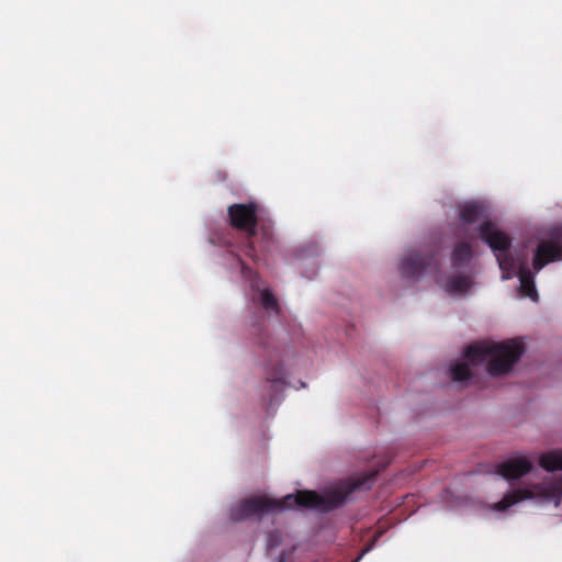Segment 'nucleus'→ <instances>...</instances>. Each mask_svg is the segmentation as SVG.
Wrapping results in <instances>:
<instances>
[{
	"instance_id": "f03ea898",
	"label": "nucleus",
	"mask_w": 562,
	"mask_h": 562,
	"mask_svg": "<svg viewBox=\"0 0 562 562\" xmlns=\"http://www.w3.org/2000/svg\"><path fill=\"white\" fill-rule=\"evenodd\" d=\"M480 238L486 243L496 256L503 279L518 276L520 292L537 301L538 293L535 285V276L525 258L515 257L512 251V239L499 231L492 222H483L479 228Z\"/></svg>"
},
{
	"instance_id": "ddd939ff",
	"label": "nucleus",
	"mask_w": 562,
	"mask_h": 562,
	"mask_svg": "<svg viewBox=\"0 0 562 562\" xmlns=\"http://www.w3.org/2000/svg\"><path fill=\"white\" fill-rule=\"evenodd\" d=\"M451 378L454 381L463 382L471 378V371L469 368V363L467 362H457L451 366L450 369Z\"/></svg>"
},
{
	"instance_id": "6ab92c4d",
	"label": "nucleus",
	"mask_w": 562,
	"mask_h": 562,
	"mask_svg": "<svg viewBox=\"0 0 562 562\" xmlns=\"http://www.w3.org/2000/svg\"><path fill=\"white\" fill-rule=\"evenodd\" d=\"M278 562H285V557L281 555Z\"/></svg>"
},
{
	"instance_id": "2eb2a0df",
	"label": "nucleus",
	"mask_w": 562,
	"mask_h": 562,
	"mask_svg": "<svg viewBox=\"0 0 562 562\" xmlns=\"http://www.w3.org/2000/svg\"><path fill=\"white\" fill-rule=\"evenodd\" d=\"M267 380L272 382V386L281 385L283 384V369L281 366H279L274 373H267Z\"/></svg>"
},
{
	"instance_id": "9b49d317",
	"label": "nucleus",
	"mask_w": 562,
	"mask_h": 562,
	"mask_svg": "<svg viewBox=\"0 0 562 562\" xmlns=\"http://www.w3.org/2000/svg\"><path fill=\"white\" fill-rule=\"evenodd\" d=\"M539 464L548 472L562 470V450L547 452L540 456Z\"/></svg>"
},
{
	"instance_id": "f3484780",
	"label": "nucleus",
	"mask_w": 562,
	"mask_h": 562,
	"mask_svg": "<svg viewBox=\"0 0 562 562\" xmlns=\"http://www.w3.org/2000/svg\"><path fill=\"white\" fill-rule=\"evenodd\" d=\"M281 543V533L277 530L270 531L267 535V548L269 550L278 547Z\"/></svg>"
},
{
	"instance_id": "423d86ee",
	"label": "nucleus",
	"mask_w": 562,
	"mask_h": 562,
	"mask_svg": "<svg viewBox=\"0 0 562 562\" xmlns=\"http://www.w3.org/2000/svg\"><path fill=\"white\" fill-rule=\"evenodd\" d=\"M562 260V225L548 229L546 238L540 240L532 258V269L539 272L548 263Z\"/></svg>"
},
{
	"instance_id": "1a4fd4ad",
	"label": "nucleus",
	"mask_w": 562,
	"mask_h": 562,
	"mask_svg": "<svg viewBox=\"0 0 562 562\" xmlns=\"http://www.w3.org/2000/svg\"><path fill=\"white\" fill-rule=\"evenodd\" d=\"M473 281L467 276H453L446 280L441 286L450 294H464L472 286Z\"/></svg>"
},
{
	"instance_id": "0eeeda50",
	"label": "nucleus",
	"mask_w": 562,
	"mask_h": 562,
	"mask_svg": "<svg viewBox=\"0 0 562 562\" xmlns=\"http://www.w3.org/2000/svg\"><path fill=\"white\" fill-rule=\"evenodd\" d=\"M532 469L531 462L526 457L509 459L497 465V473L507 480H515L529 473Z\"/></svg>"
},
{
	"instance_id": "a211bd4d",
	"label": "nucleus",
	"mask_w": 562,
	"mask_h": 562,
	"mask_svg": "<svg viewBox=\"0 0 562 562\" xmlns=\"http://www.w3.org/2000/svg\"><path fill=\"white\" fill-rule=\"evenodd\" d=\"M243 273H244V276H245L246 278H249V279H251V278L254 277L255 279H254V280H251V282H252V283H251V285H252V288L258 286V284H257V279H258V278H257V273H256L255 271H252L250 268L245 267V266L243 265Z\"/></svg>"
},
{
	"instance_id": "7ed1b4c3",
	"label": "nucleus",
	"mask_w": 562,
	"mask_h": 562,
	"mask_svg": "<svg viewBox=\"0 0 562 562\" xmlns=\"http://www.w3.org/2000/svg\"><path fill=\"white\" fill-rule=\"evenodd\" d=\"M229 225L244 236L245 254L255 262H259L270 251L274 239L271 231L265 226L258 228V204L235 203L227 209Z\"/></svg>"
},
{
	"instance_id": "dca6fc26",
	"label": "nucleus",
	"mask_w": 562,
	"mask_h": 562,
	"mask_svg": "<svg viewBox=\"0 0 562 562\" xmlns=\"http://www.w3.org/2000/svg\"><path fill=\"white\" fill-rule=\"evenodd\" d=\"M255 331H256V335H257V338H256V342L263 347L265 349H268L269 348V344L267 341L268 339V335L265 330V328L262 326H255Z\"/></svg>"
},
{
	"instance_id": "6e6552de",
	"label": "nucleus",
	"mask_w": 562,
	"mask_h": 562,
	"mask_svg": "<svg viewBox=\"0 0 562 562\" xmlns=\"http://www.w3.org/2000/svg\"><path fill=\"white\" fill-rule=\"evenodd\" d=\"M535 496L533 492L528 488H519L514 490L507 493L499 502L494 504V509L497 512H503L512 507L513 505L524 501L529 499Z\"/></svg>"
},
{
	"instance_id": "9d476101",
	"label": "nucleus",
	"mask_w": 562,
	"mask_h": 562,
	"mask_svg": "<svg viewBox=\"0 0 562 562\" xmlns=\"http://www.w3.org/2000/svg\"><path fill=\"white\" fill-rule=\"evenodd\" d=\"M473 257L472 247L465 241L458 243L451 254V265L454 269L467 266Z\"/></svg>"
},
{
	"instance_id": "20e7f679",
	"label": "nucleus",
	"mask_w": 562,
	"mask_h": 562,
	"mask_svg": "<svg viewBox=\"0 0 562 562\" xmlns=\"http://www.w3.org/2000/svg\"><path fill=\"white\" fill-rule=\"evenodd\" d=\"M524 353V346L515 340L498 344L479 342L465 349L464 358L473 367L485 364L488 374L508 373Z\"/></svg>"
},
{
	"instance_id": "4468645a",
	"label": "nucleus",
	"mask_w": 562,
	"mask_h": 562,
	"mask_svg": "<svg viewBox=\"0 0 562 562\" xmlns=\"http://www.w3.org/2000/svg\"><path fill=\"white\" fill-rule=\"evenodd\" d=\"M261 295V304L265 310L272 311L276 314L280 313V305L277 297L268 290L265 289L260 292Z\"/></svg>"
},
{
	"instance_id": "f257e3e1",
	"label": "nucleus",
	"mask_w": 562,
	"mask_h": 562,
	"mask_svg": "<svg viewBox=\"0 0 562 562\" xmlns=\"http://www.w3.org/2000/svg\"><path fill=\"white\" fill-rule=\"evenodd\" d=\"M378 475V471L356 474L339 487L329 491L325 496L314 491H297L282 499H273L268 496H251L244 498L229 510L232 521H244L251 517H261L271 512H282L295 507L317 508L328 510L345 503L350 494L358 490H369Z\"/></svg>"
},
{
	"instance_id": "39448f33",
	"label": "nucleus",
	"mask_w": 562,
	"mask_h": 562,
	"mask_svg": "<svg viewBox=\"0 0 562 562\" xmlns=\"http://www.w3.org/2000/svg\"><path fill=\"white\" fill-rule=\"evenodd\" d=\"M400 271L404 279L418 280L425 274L438 277L440 273L439 250H408L402 258Z\"/></svg>"
},
{
	"instance_id": "f8f14e48",
	"label": "nucleus",
	"mask_w": 562,
	"mask_h": 562,
	"mask_svg": "<svg viewBox=\"0 0 562 562\" xmlns=\"http://www.w3.org/2000/svg\"><path fill=\"white\" fill-rule=\"evenodd\" d=\"M483 209L476 203L464 205L460 211V218L465 224H474L482 217Z\"/></svg>"
}]
</instances>
